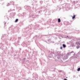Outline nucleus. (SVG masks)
I'll return each mask as SVG.
<instances>
[{"mask_svg":"<svg viewBox=\"0 0 80 80\" xmlns=\"http://www.w3.org/2000/svg\"><path fill=\"white\" fill-rule=\"evenodd\" d=\"M17 8V9H18V8H20V7H16Z\"/></svg>","mask_w":80,"mask_h":80,"instance_id":"nucleus-56","label":"nucleus"},{"mask_svg":"<svg viewBox=\"0 0 80 80\" xmlns=\"http://www.w3.org/2000/svg\"><path fill=\"white\" fill-rule=\"evenodd\" d=\"M0 49H1V50H3V47H2V46H1L0 47Z\"/></svg>","mask_w":80,"mask_h":80,"instance_id":"nucleus-41","label":"nucleus"},{"mask_svg":"<svg viewBox=\"0 0 80 80\" xmlns=\"http://www.w3.org/2000/svg\"><path fill=\"white\" fill-rule=\"evenodd\" d=\"M62 70H58V72H62Z\"/></svg>","mask_w":80,"mask_h":80,"instance_id":"nucleus-52","label":"nucleus"},{"mask_svg":"<svg viewBox=\"0 0 80 80\" xmlns=\"http://www.w3.org/2000/svg\"><path fill=\"white\" fill-rule=\"evenodd\" d=\"M63 38H66L65 36H63Z\"/></svg>","mask_w":80,"mask_h":80,"instance_id":"nucleus-64","label":"nucleus"},{"mask_svg":"<svg viewBox=\"0 0 80 80\" xmlns=\"http://www.w3.org/2000/svg\"><path fill=\"white\" fill-rule=\"evenodd\" d=\"M5 17H6L8 19V20H9V18H8V17H7V15L5 16Z\"/></svg>","mask_w":80,"mask_h":80,"instance_id":"nucleus-53","label":"nucleus"},{"mask_svg":"<svg viewBox=\"0 0 80 80\" xmlns=\"http://www.w3.org/2000/svg\"><path fill=\"white\" fill-rule=\"evenodd\" d=\"M7 53H8V54H9V53H10L9 52V50H7Z\"/></svg>","mask_w":80,"mask_h":80,"instance_id":"nucleus-46","label":"nucleus"},{"mask_svg":"<svg viewBox=\"0 0 80 80\" xmlns=\"http://www.w3.org/2000/svg\"><path fill=\"white\" fill-rule=\"evenodd\" d=\"M54 54V55H55V57H57V56H58V54H57V53H56V52L54 53V54Z\"/></svg>","mask_w":80,"mask_h":80,"instance_id":"nucleus-31","label":"nucleus"},{"mask_svg":"<svg viewBox=\"0 0 80 80\" xmlns=\"http://www.w3.org/2000/svg\"><path fill=\"white\" fill-rule=\"evenodd\" d=\"M59 37H61L62 38H63V37L62 36V35L59 36Z\"/></svg>","mask_w":80,"mask_h":80,"instance_id":"nucleus-61","label":"nucleus"},{"mask_svg":"<svg viewBox=\"0 0 80 80\" xmlns=\"http://www.w3.org/2000/svg\"><path fill=\"white\" fill-rule=\"evenodd\" d=\"M76 47L77 49H78L79 48H80V42L78 41V42H76Z\"/></svg>","mask_w":80,"mask_h":80,"instance_id":"nucleus-11","label":"nucleus"},{"mask_svg":"<svg viewBox=\"0 0 80 80\" xmlns=\"http://www.w3.org/2000/svg\"><path fill=\"white\" fill-rule=\"evenodd\" d=\"M58 22L59 23H60L61 22V20L60 19V18H59L58 19Z\"/></svg>","mask_w":80,"mask_h":80,"instance_id":"nucleus-29","label":"nucleus"},{"mask_svg":"<svg viewBox=\"0 0 80 80\" xmlns=\"http://www.w3.org/2000/svg\"><path fill=\"white\" fill-rule=\"evenodd\" d=\"M13 26L11 25L9 28V30H10L11 29V32H12V33H16V32H17L18 31V30L16 28H14L13 29Z\"/></svg>","mask_w":80,"mask_h":80,"instance_id":"nucleus-7","label":"nucleus"},{"mask_svg":"<svg viewBox=\"0 0 80 80\" xmlns=\"http://www.w3.org/2000/svg\"><path fill=\"white\" fill-rule=\"evenodd\" d=\"M62 8L65 10H70V4L64 3L62 5H59L57 6L56 10L57 11H60Z\"/></svg>","mask_w":80,"mask_h":80,"instance_id":"nucleus-4","label":"nucleus"},{"mask_svg":"<svg viewBox=\"0 0 80 80\" xmlns=\"http://www.w3.org/2000/svg\"><path fill=\"white\" fill-rule=\"evenodd\" d=\"M62 46L63 48H65L66 47V45L65 44H62Z\"/></svg>","mask_w":80,"mask_h":80,"instance_id":"nucleus-33","label":"nucleus"},{"mask_svg":"<svg viewBox=\"0 0 80 80\" xmlns=\"http://www.w3.org/2000/svg\"><path fill=\"white\" fill-rule=\"evenodd\" d=\"M28 45H29V44L28 43H27L26 42H23L21 44V45L23 47H28Z\"/></svg>","mask_w":80,"mask_h":80,"instance_id":"nucleus-10","label":"nucleus"},{"mask_svg":"<svg viewBox=\"0 0 80 80\" xmlns=\"http://www.w3.org/2000/svg\"><path fill=\"white\" fill-rule=\"evenodd\" d=\"M41 50H42V52H41V54H42V55H44V53H45V52H44V51H43V50L41 49L40 48Z\"/></svg>","mask_w":80,"mask_h":80,"instance_id":"nucleus-18","label":"nucleus"},{"mask_svg":"<svg viewBox=\"0 0 80 80\" xmlns=\"http://www.w3.org/2000/svg\"><path fill=\"white\" fill-rule=\"evenodd\" d=\"M76 17V16L75 15H74L73 16H72V19H74V18H75Z\"/></svg>","mask_w":80,"mask_h":80,"instance_id":"nucleus-28","label":"nucleus"},{"mask_svg":"<svg viewBox=\"0 0 80 80\" xmlns=\"http://www.w3.org/2000/svg\"><path fill=\"white\" fill-rule=\"evenodd\" d=\"M22 15H23L22 16L23 17H25V15H26V12H25L22 13Z\"/></svg>","mask_w":80,"mask_h":80,"instance_id":"nucleus-21","label":"nucleus"},{"mask_svg":"<svg viewBox=\"0 0 80 80\" xmlns=\"http://www.w3.org/2000/svg\"><path fill=\"white\" fill-rule=\"evenodd\" d=\"M69 43H72V41H69Z\"/></svg>","mask_w":80,"mask_h":80,"instance_id":"nucleus-58","label":"nucleus"},{"mask_svg":"<svg viewBox=\"0 0 80 80\" xmlns=\"http://www.w3.org/2000/svg\"><path fill=\"white\" fill-rule=\"evenodd\" d=\"M55 76H56V74H53L52 75V78H54V77H55Z\"/></svg>","mask_w":80,"mask_h":80,"instance_id":"nucleus-24","label":"nucleus"},{"mask_svg":"<svg viewBox=\"0 0 80 80\" xmlns=\"http://www.w3.org/2000/svg\"><path fill=\"white\" fill-rule=\"evenodd\" d=\"M36 7H38V3L36 4Z\"/></svg>","mask_w":80,"mask_h":80,"instance_id":"nucleus-49","label":"nucleus"},{"mask_svg":"<svg viewBox=\"0 0 80 80\" xmlns=\"http://www.w3.org/2000/svg\"><path fill=\"white\" fill-rule=\"evenodd\" d=\"M21 39H22V37H18V39H17V38L15 37H11L9 40L14 41V42H15V43L18 44V43H20V40H21Z\"/></svg>","mask_w":80,"mask_h":80,"instance_id":"nucleus-5","label":"nucleus"},{"mask_svg":"<svg viewBox=\"0 0 80 80\" xmlns=\"http://www.w3.org/2000/svg\"><path fill=\"white\" fill-rule=\"evenodd\" d=\"M5 34H4L3 35L1 38L2 40V42L1 43H0L3 46V47H4V45L6 46L5 47L6 49H8L7 47L8 46H11V44L9 42H8V40L9 39H7V37H5Z\"/></svg>","mask_w":80,"mask_h":80,"instance_id":"nucleus-3","label":"nucleus"},{"mask_svg":"<svg viewBox=\"0 0 80 80\" xmlns=\"http://www.w3.org/2000/svg\"><path fill=\"white\" fill-rule=\"evenodd\" d=\"M48 42H47V43H50V39H49L47 40Z\"/></svg>","mask_w":80,"mask_h":80,"instance_id":"nucleus-38","label":"nucleus"},{"mask_svg":"<svg viewBox=\"0 0 80 80\" xmlns=\"http://www.w3.org/2000/svg\"><path fill=\"white\" fill-rule=\"evenodd\" d=\"M10 3H8V4L7 5V7H8V6H10Z\"/></svg>","mask_w":80,"mask_h":80,"instance_id":"nucleus-48","label":"nucleus"},{"mask_svg":"<svg viewBox=\"0 0 80 80\" xmlns=\"http://www.w3.org/2000/svg\"><path fill=\"white\" fill-rule=\"evenodd\" d=\"M35 3H38V1H37V0H36L35 1Z\"/></svg>","mask_w":80,"mask_h":80,"instance_id":"nucleus-55","label":"nucleus"},{"mask_svg":"<svg viewBox=\"0 0 80 80\" xmlns=\"http://www.w3.org/2000/svg\"><path fill=\"white\" fill-rule=\"evenodd\" d=\"M60 58V56H59L57 57V59H59V58Z\"/></svg>","mask_w":80,"mask_h":80,"instance_id":"nucleus-45","label":"nucleus"},{"mask_svg":"<svg viewBox=\"0 0 80 80\" xmlns=\"http://www.w3.org/2000/svg\"><path fill=\"white\" fill-rule=\"evenodd\" d=\"M56 52H57L56 54H58H58H59V53H61L60 51H58Z\"/></svg>","mask_w":80,"mask_h":80,"instance_id":"nucleus-37","label":"nucleus"},{"mask_svg":"<svg viewBox=\"0 0 80 80\" xmlns=\"http://www.w3.org/2000/svg\"><path fill=\"white\" fill-rule=\"evenodd\" d=\"M44 42H46V43H47V41H44Z\"/></svg>","mask_w":80,"mask_h":80,"instance_id":"nucleus-59","label":"nucleus"},{"mask_svg":"<svg viewBox=\"0 0 80 80\" xmlns=\"http://www.w3.org/2000/svg\"><path fill=\"white\" fill-rule=\"evenodd\" d=\"M63 0H59L58 1L60 3H62Z\"/></svg>","mask_w":80,"mask_h":80,"instance_id":"nucleus-39","label":"nucleus"},{"mask_svg":"<svg viewBox=\"0 0 80 80\" xmlns=\"http://www.w3.org/2000/svg\"><path fill=\"white\" fill-rule=\"evenodd\" d=\"M71 47H75V45H74V43H72L71 44Z\"/></svg>","mask_w":80,"mask_h":80,"instance_id":"nucleus-25","label":"nucleus"},{"mask_svg":"<svg viewBox=\"0 0 80 80\" xmlns=\"http://www.w3.org/2000/svg\"><path fill=\"white\" fill-rule=\"evenodd\" d=\"M80 71V68H79L77 69V71H78V72H79V71Z\"/></svg>","mask_w":80,"mask_h":80,"instance_id":"nucleus-43","label":"nucleus"},{"mask_svg":"<svg viewBox=\"0 0 80 80\" xmlns=\"http://www.w3.org/2000/svg\"><path fill=\"white\" fill-rule=\"evenodd\" d=\"M39 60L40 61V63L42 65V64L43 63V62L44 63V65H45V62H46V61H45V59L43 58H42V61H41V60L39 59Z\"/></svg>","mask_w":80,"mask_h":80,"instance_id":"nucleus-12","label":"nucleus"},{"mask_svg":"<svg viewBox=\"0 0 80 80\" xmlns=\"http://www.w3.org/2000/svg\"><path fill=\"white\" fill-rule=\"evenodd\" d=\"M74 68H73V66L71 67V68L70 69L71 70H72L73 71V69Z\"/></svg>","mask_w":80,"mask_h":80,"instance_id":"nucleus-36","label":"nucleus"},{"mask_svg":"<svg viewBox=\"0 0 80 80\" xmlns=\"http://www.w3.org/2000/svg\"><path fill=\"white\" fill-rule=\"evenodd\" d=\"M24 8L27 10V12H29V18H30V21H32L34 20V19L35 18H38V15H33V11L31 10L30 9V6H25L24 7Z\"/></svg>","mask_w":80,"mask_h":80,"instance_id":"nucleus-2","label":"nucleus"},{"mask_svg":"<svg viewBox=\"0 0 80 80\" xmlns=\"http://www.w3.org/2000/svg\"><path fill=\"white\" fill-rule=\"evenodd\" d=\"M18 19L17 18L15 20L14 22H15V23H17V22H18Z\"/></svg>","mask_w":80,"mask_h":80,"instance_id":"nucleus-32","label":"nucleus"},{"mask_svg":"<svg viewBox=\"0 0 80 80\" xmlns=\"http://www.w3.org/2000/svg\"><path fill=\"white\" fill-rule=\"evenodd\" d=\"M25 51V52H28V51L27 49H26Z\"/></svg>","mask_w":80,"mask_h":80,"instance_id":"nucleus-47","label":"nucleus"},{"mask_svg":"<svg viewBox=\"0 0 80 80\" xmlns=\"http://www.w3.org/2000/svg\"><path fill=\"white\" fill-rule=\"evenodd\" d=\"M42 10H40V11L38 12V13H42Z\"/></svg>","mask_w":80,"mask_h":80,"instance_id":"nucleus-35","label":"nucleus"},{"mask_svg":"<svg viewBox=\"0 0 80 80\" xmlns=\"http://www.w3.org/2000/svg\"><path fill=\"white\" fill-rule=\"evenodd\" d=\"M52 2L53 3H55L57 2L56 0H52Z\"/></svg>","mask_w":80,"mask_h":80,"instance_id":"nucleus-30","label":"nucleus"},{"mask_svg":"<svg viewBox=\"0 0 80 80\" xmlns=\"http://www.w3.org/2000/svg\"><path fill=\"white\" fill-rule=\"evenodd\" d=\"M39 9H44L43 11L44 12V13H47L46 14V15H47V14L48 15V13H49L50 11H49L47 9V8H46L44 7H40L39 8Z\"/></svg>","mask_w":80,"mask_h":80,"instance_id":"nucleus-8","label":"nucleus"},{"mask_svg":"<svg viewBox=\"0 0 80 80\" xmlns=\"http://www.w3.org/2000/svg\"><path fill=\"white\" fill-rule=\"evenodd\" d=\"M28 48L29 50H32V49L31 48H30V47H28Z\"/></svg>","mask_w":80,"mask_h":80,"instance_id":"nucleus-44","label":"nucleus"},{"mask_svg":"<svg viewBox=\"0 0 80 80\" xmlns=\"http://www.w3.org/2000/svg\"><path fill=\"white\" fill-rule=\"evenodd\" d=\"M11 50H12V51H13V47H11Z\"/></svg>","mask_w":80,"mask_h":80,"instance_id":"nucleus-50","label":"nucleus"},{"mask_svg":"<svg viewBox=\"0 0 80 80\" xmlns=\"http://www.w3.org/2000/svg\"><path fill=\"white\" fill-rule=\"evenodd\" d=\"M50 52H49L48 54V57L49 58H52V57H53V54L52 53L54 54V51H53V49H51Z\"/></svg>","mask_w":80,"mask_h":80,"instance_id":"nucleus-9","label":"nucleus"},{"mask_svg":"<svg viewBox=\"0 0 80 80\" xmlns=\"http://www.w3.org/2000/svg\"><path fill=\"white\" fill-rule=\"evenodd\" d=\"M26 59V58H23V60H25Z\"/></svg>","mask_w":80,"mask_h":80,"instance_id":"nucleus-54","label":"nucleus"},{"mask_svg":"<svg viewBox=\"0 0 80 80\" xmlns=\"http://www.w3.org/2000/svg\"><path fill=\"white\" fill-rule=\"evenodd\" d=\"M75 57H72L70 58V60H72V59H73V58H74Z\"/></svg>","mask_w":80,"mask_h":80,"instance_id":"nucleus-40","label":"nucleus"},{"mask_svg":"<svg viewBox=\"0 0 80 80\" xmlns=\"http://www.w3.org/2000/svg\"><path fill=\"white\" fill-rule=\"evenodd\" d=\"M18 52H17V51H16L15 52V53H17Z\"/></svg>","mask_w":80,"mask_h":80,"instance_id":"nucleus-62","label":"nucleus"},{"mask_svg":"<svg viewBox=\"0 0 80 80\" xmlns=\"http://www.w3.org/2000/svg\"><path fill=\"white\" fill-rule=\"evenodd\" d=\"M13 10L14 11H15V9H10V10L8 11V12H12Z\"/></svg>","mask_w":80,"mask_h":80,"instance_id":"nucleus-26","label":"nucleus"},{"mask_svg":"<svg viewBox=\"0 0 80 80\" xmlns=\"http://www.w3.org/2000/svg\"><path fill=\"white\" fill-rule=\"evenodd\" d=\"M22 50V48H19V50Z\"/></svg>","mask_w":80,"mask_h":80,"instance_id":"nucleus-63","label":"nucleus"},{"mask_svg":"<svg viewBox=\"0 0 80 80\" xmlns=\"http://www.w3.org/2000/svg\"><path fill=\"white\" fill-rule=\"evenodd\" d=\"M63 48V47H61L60 48V49H61V50H62Z\"/></svg>","mask_w":80,"mask_h":80,"instance_id":"nucleus-51","label":"nucleus"},{"mask_svg":"<svg viewBox=\"0 0 80 80\" xmlns=\"http://www.w3.org/2000/svg\"><path fill=\"white\" fill-rule=\"evenodd\" d=\"M56 9H55V10H52V13H54V12H56Z\"/></svg>","mask_w":80,"mask_h":80,"instance_id":"nucleus-34","label":"nucleus"},{"mask_svg":"<svg viewBox=\"0 0 80 80\" xmlns=\"http://www.w3.org/2000/svg\"><path fill=\"white\" fill-rule=\"evenodd\" d=\"M32 76H33V78H35V77H36V76H37V74H36V73H33L32 74Z\"/></svg>","mask_w":80,"mask_h":80,"instance_id":"nucleus-23","label":"nucleus"},{"mask_svg":"<svg viewBox=\"0 0 80 80\" xmlns=\"http://www.w3.org/2000/svg\"><path fill=\"white\" fill-rule=\"evenodd\" d=\"M43 1L40 0L39 1V3L41 5H42L43 4Z\"/></svg>","mask_w":80,"mask_h":80,"instance_id":"nucleus-19","label":"nucleus"},{"mask_svg":"<svg viewBox=\"0 0 80 80\" xmlns=\"http://www.w3.org/2000/svg\"><path fill=\"white\" fill-rule=\"evenodd\" d=\"M43 21H44L43 19V18H41L40 19L38 20V22L39 23H41V22H42Z\"/></svg>","mask_w":80,"mask_h":80,"instance_id":"nucleus-17","label":"nucleus"},{"mask_svg":"<svg viewBox=\"0 0 80 80\" xmlns=\"http://www.w3.org/2000/svg\"><path fill=\"white\" fill-rule=\"evenodd\" d=\"M48 35H42L41 34H40L39 35V36H38V38H41L42 37H43L44 36H45L46 37H47Z\"/></svg>","mask_w":80,"mask_h":80,"instance_id":"nucleus-14","label":"nucleus"},{"mask_svg":"<svg viewBox=\"0 0 80 80\" xmlns=\"http://www.w3.org/2000/svg\"><path fill=\"white\" fill-rule=\"evenodd\" d=\"M53 37V38H54V39H55V40H57V38L56 37Z\"/></svg>","mask_w":80,"mask_h":80,"instance_id":"nucleus-42","label":"nucleus"},{"mask_svg":"<svg viewBox=\"0 0 80 80\" xmlns=\"http://www.w3.org/2000/svg\"><path fill=\"white\" fill-rule=\"evenodd\" d=\"M75 53L73 51H72L71 52L68 53L63 58V59L64 60L67 59L68 58V55H75Z\"/></svg>","mask_w":80,"mask_h":80,"instance_id":"nucleus-6","label":"nucleus"},{"mask_svg":"<svg viewBox=\"0 0 80 80\" xmlns=\"http://www.w3.org/2000/svg\"><path fill=\"white\" fill-rule=\"evenodd\" d=\"M42 29V27L38 24L35 25L34 27L33 25H29L26 27L25 29L26 31L23 33L22 35L23 37H26L27 35H29V36H30L32 34H33V32H32L33 29L34 30L38 29V30H41Z\"/></svg>","mask_w":80,"mask_h":80,"instance_id":"nucleus-1","label":"nucleus"},{"mask_svg":"<svg viewBox=\"0 0 80 80\" xmlns=\"http://www.w3.org/2000/svg\"><path fill=\"white\" fill-rule=\"evenodd\" d=\"M37 51H33L32 52V53L33 54H34L35 55H37Z\"/></svg>","mask_w":80,"mask_h":80,"instance_id":"nucleus-16","label":"nucleus"},{"mask_svg":"<svg viewBox=\"0 0 80 80\" xmlns=\"http://www.w3.org/2000/svg\"><path fill=\"white\" fill-rule=\"evenodd\" d=\"M10 3L11 5H14V2L13 1H11L10 2Z\"/></svg>","mask_w":80,"mask_h":80,"instance_id":"nucleus-22","label":"nucleus"},{"mask_svg":"<svg viewBox=\"0 0 80 80\" xmlns=\"http://www.w3.org/2000/svg\"><path fill=\"white\" fill-rule=\"evenodd\" d=\"M50 70L51 72H55V69L54 68H52L50 69Z\"/></svg>","mask_w":80,"mask_h":80,"instance_id":"nucleus-20","label":"nucleus"},{"mask_svg":"<svg viewBox=\"0 0 80 80\" xmlns=\"http://www.w3.org/2000/svg\"><path fill=\"white\" fill-rule=\"evenodd\" d=\"M38 38V35H36L35 36H34L33 38V40H35V42H36V41L37 39Z\"/></svg>","mask_w":80,"mask_h":80,"instance_id":"nucleus-15","label":"nucleus"},{"mask_svg":"<svg viewBox=\"0 0 80 80\" xmlns=\"http://www.w3.org/2000/svg\"><path fill=\"white\" fill-rule=\"evenodd\" d=\"M78 3H80V0L78 1Z\"/></svg>","mask_w":80,"mask_h":80,"instance_id":"nucleus-57","label":"nucleus"},{"mask_svg":"<svg viewBox=\"0 0 80 80\" xmlns=\"http://www.w3.org/2000/svg\"><path fill=\"white\" fill-rule=\"evenodd\" d=\"M15 15H16V13L15 12H12L10 14L9 17L10 18H12V17H14Z\"/></svg>","mask_w":80,"mask_h":80,"instance_id":"nucleus-13","label":"nucleus"},{"mask_svg":"<svg viewBox=\"0 0 80 80\" xmlns=\"http://www.w3.org/2000/svg\"><path fill=\"white\" fill-rule=\"evenodd\" d=\"M63 80H68L67 79H66V78H64L63 79Z\"/></svg>","mask_w":80,"mask_h":80,"instance_id":"nucleus-60","label":"nucleus"},{"mask_svg":"<svg viewBox=\"0 0 80 80\" xmlns=\"http://www.w3.org/2000/svg\"><path fill=\"white\" fill-rule=\"evenodd\" d=\"M23 25V22H22L19 24L20 26H22V25Z\"/></svg>","mask_w":80,"mask_h":80,"instance_id":"nucleus-27","label":"nucleus"}]
</instances>
